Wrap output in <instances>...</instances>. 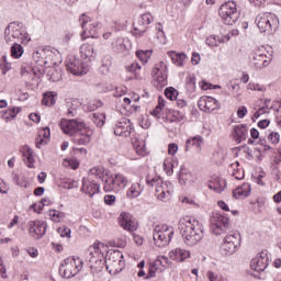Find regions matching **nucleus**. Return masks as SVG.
Wrapping results in <instances>:
<instances>
[{
	"label": "nucleus",
	"instance_id": "obj_18",
	"mask_svg": "<svg viewBox=\"0 0 281 281\" xmlns=\"http://www.w3.org/2000/svg\"><path fill=\"white\" fill-rule=\"evenodd\" d=\"M131 120L122 117L114 125V135L119 137H128L131 135Z\"/></svg>",
	"mask_w": 281,
	"mask_h": 281
},
{
	"label": "nucleus",
	"instance_id": "obj_2",
	"mask_svg": "<svg viewBox=\"0 0 281 281\" xmlns=\"http://www.w3.org/2000/svg\"><path fill=\"white\" fill-rule=\"evenodd\" d=\"M178 227L184 243L189 247H194L203 238V224L190 217L180 220Z\"/></svg>",
	"mask_w": 281,
	"mask_h": 281
},
{
	"label": "nucleus",
	"instance_id": "obj_55",
	"mask_svg": "<svg viewBox=\"0 0 281 281\" xmlns=\"http://www.w3.org/2000/svg\"><path fill=\"white\" fill-rule=\"evenodd\" d=\"M57 232L61 238H71V228L67 226H61L57 228Z\"/></svg>",
	"mask_w": 281,
	"mask_h": 281
},
{
	"label": "nucleus",
	"instance_id": "obj_25",
	"mask_svg": "<svg viewBox=\"0 0 281 281\" xmlns=\"http://www.w3.org/2000/svg\"><path fill=\"white\" fill-rule=\"evenodd\" d=\"M74 155H77L78 158H72L71 160V170H78L80 168V159L87 157V148L83 147H72Z\"/></svg>",
	"mask_w": 281,
	"mask_h": 281
},
{
	"label": "nucleus",
	"instance_id": "obj_5",
	"mask_svg": "<svg viewBox=\"0 0 281 281\" xmlns=\"http://www.w3.org/2000/svg\"><path fill=\"white\" fill-rule=\"evenodd\" d=\"M128 186V178L122 173H112L104 180V192H114L117 194Z\"/></svg>",
	"mask_w": 281,
	"mask_h": 281
},
{
	"label": "nucleus",
	"instance_id": "obj_51",
	"mask_svg": "<svg viewBox=\"0 0 281 281\" xmlns=\"http://www.w3.org/2000/svg\"><path fill=\"white\" fill-rule=\"evenodd\" d=\"M150 50H137L136 52V56L137 58H139L140 63H143V65H146V63H148V58H150Z\"/></svg>",
	"mask_w": 281,
	"mask_h": 281
},
{
	"label": "nucleus",
	"instance_id": "obj_45",
	"mask_svg": "<svg viewBox=\"0 0 281 281\" xmlns=\"http://www.w3.org/2000/svg\"><path fill=\"white\" fill-rule=\"evenodd\" d=\"M179 181L180 183H192L194 181V177L188 170H181L179 173Z\"/></svg>",
	"mask_w": 281,
	"mask_h": 281
},
{
	"label": "nucleus",
	"instance_id": "obj_49",
	"mask_svg": "<svg viewBox=\"0 0 281 281\" xmlns=\"http://www.w3.org/2000/svg\"><path fill=\"white\" fill-rule=\"evenodd\" d=\"M48 216L50 217L52 221H54L55 223H60V218H63L65 216V213L53 209L48 211Z\"/></svg>",
	"mask_w": 281,
	"mask_h": 281
},
{
	"label": "nucleus",
	"instance_id": "obj_17",
	"mask_svg": "<svg viewBox=\"0 0 281 281\" xmlns=\"http://www.w3.org/2000/svg\"><path fill=\"white\" fill-rule=\"evenodd\" d=\"M269 267V257L267 252L261 251L250 261V269L257 271L258 273L265 271Z\"/></svg>",
	"mask_w": 281,
	"mask_h": 281
},
{
	"label": "nucleus",
	"instance_id": "obj_28",
	"mask_svg": "<svg viewBox=\"0 0 281 281\" xmlns=\"http://www.w3.org/2000/svg\"><path fill=\"white\" fill-rule=\"evenodd\" d=\"M251 194V186L249 183H244L233 190L234 199H247Z\"/></svg>",
	"mask_w": 281,
	"mask_h": 281
},
{
	"label": "nucleus",
	"instance_id": "obj_4",
	"mask_svg": "<svg viewBox=\"0 0 281 281\" xmlns=\"http://www.w3.org/2000/svg\"><path fill=\"white\" fill-rule=\"evenodd\" d=\"M92 136L93 131L89 128L82 120H71V137L74 144H79V146H87V144H91Z\"/></svg>",
	"mask_w": 281,
	"mask_h": 281
},
{
	"label": "nucleus",
	"instance_id": "obj_53",
	"mask_svg": "<svg viewBox=\"0 0 281 281\" xmlns=\"http://www.w3.org/2000/svg\"><path fill=\"white\" fill-rule=\"evenodd\" d=\"M31 74L34 76V78H43L45 76V68L43 67H31Z\"/></svg>",
	"mask_w": 281,
	"mask_h": 281
},
{
	"label": "nucleus",
	"instance_id": "obj_29",
	"mask_svg": "<svg viewBox=\"0 0 281 281\" xmlns=\"http://www.w3.org/2000/svg\"><path fill=\"white\" fill-rule=\"evenodd\" d=\"M142 192H144V187H142V182H134L127 189L126 196L132 201L133 199H137V196H140Z\"/></svg>",
	"mask_w": 281,
	"mask_h": 281
},
{
	"label": "nucleus",
	"instance_id": "obj_57",
	"mask_svg": "<svg viewBox=\"0 0 281 281\" xmlns=\"http://www.w3.org/2000/svg\"><path fill=\"white\" fill-rule=\"evenodd\" d=\"M0 276L3 280L8 278V269L5 268V263L3 262V257H0Z\"/></svg>",
	"mask_w": 281,
	"mask_h": 281
},
{
	"label": "nucleus",
	"instance_id": "obj_50",
	"mask_svg": "<svg viewBox=\"0 0 281 281\" xmlns=\"http://www.w3.org/2000/svg\"><path fill=\"white\" fill-rule=\"evenodd\" d=\"M92 122L98 126V128H102V126H104V114L93 113Z\"/></svg>",
	"mask_w": 281,
	"mask_h": 281
},
{
	"label": "nucleus",
	"instance_id": "obj_15",
	"mask_svg": "<svg viewBox=\"0 0 281 281\" xmlns=\"http://www.w3.org/2000/svg\"><path fill=\"white\" fill-rule=\"evenodd\" d=\"M154 76H156V82H158L159 89H164L168 85V66L161 61L156 65V68L153 70Z\"/></svg>",
	"mask_w": 281,
	"mask_h": 281
},
{
	"label": "nucleus",
	"instance_id": "obj_8",
	"mask_svg": "<svg viewBox=\"0 0 281 281\" xmlns=\"http://www.w3.org/2000/svg\"><path fill=\"white\" fill-rule=\"evenodd\" d=\"M79 22L81 23V27L83 30L81 33V38L83 41L87 38H98V30L102 27V24H100V22L93 21L87 14H81V16L79 18Z\"/></svg>",
	"mask_w": 281,
	"mask_h": 281
},
{
	"label": "nucleus",
	"instance_id": "obj_1",
	"mask_svg": "<svg viewBox=\"0 0 281 281\" xmlns=\"http://www.w3.org/2000/svg\"><path fill=\"white\" fill-rule=\"evenodd\" d=\"M100 247H104V244H94L92 247L89 249V262L92 268L94 269H103L104 265L106 267V271L109 273L115 274L120 273L122 269H124V255L120 250H114L108 254V257L105 260H101L102 256V250Z\"/></svg>",
	"mask_w": 281,
	"mask_h": 281
},
{
	"label": "nucleus",
	"instance_id": "obj_56",
	"mask_svg": "<svg viewBox=\"0 0 281 281\" xmlns=\"http://www.w3.org/2000/svg\"><path fill=\"white\" fill-rule=\"evenodd\" d=\"M13 183L20 188H27V181H25V178H20V176L16 173L13 175Z\"/></svg>",
	"mask_w": 281,
	"mask_h": 281
},
{
	"label": "nucleus",
	"instance_id": "obj_20",
	"mask_svg": "<svg viewBox=\"0 0 281 281\" xmlns=\"http://www.w3.org/2000/svg\"><path fill=\"white\" fill-rule=\"evenodd\" d=\"M52 139V130L49 126H44L38 128L37 137L35 140L36 148H43V146H47Z\"/></svg>",
	"mask_w": 281,
	"mask_h": 281
},
{
	"label": "nucleus",
	"instance_id": "obj_40",
	"mask_svg": "<svg viewBox=\"0 0 281 281\" xmlns=\"http://www.w3.org/2000/svg\"><path fill=\"white\" fill-rule=\"evenodd\" d=\"M71 260H72V267L75 271V273L71 274L74 278V276H78V273L82 271V268L85 267V261L79 256H72Z\"/></svg>",
	"mask_w": 281,
	"mask_h": 281
},
{
	"label": "nucleus",
	"instance_id": "obj_6",
	"mask_svg": "<svg viewBox=\"0 0 281 281\" xmlns=\"http://www.w3.org/2000/svg\"><path fill=\"white\" fill-rule=\"evenodd\" d=\"M175 235V228L168 225H157L154 228V243L156 247H168L170 245V240H172V236Z\"/></svg>",
	"mask_w": 281,
	"mask_h": 281
},
{
	"label": "nucleus",
	"instance_id": "obj_30",
	"mask_svg": "<svg viewBox=\"0 0 281 281\" xmlns=\"http://www.w3.org/2000/svg\"><path fill=\"white\" fill-rule=\"evenodd\" d=\"M171 61L177 67H183L186 65V60H188V56L184 53H177L175 50H170L167 53Z\"/></svg>",
	"mask_w": 281,
	"mask_h": 281
},
{
	"label": "nucleus",
	"instance_id": "obj_44",
	"mask_svg": "<svg viewBox=\"0 0 281 281\" xmlns=\"http://www.w3.org/2000/svg\"><path fill=\"white\" fill-rule=\"evenodd\" d=\"M186 87L190 93H194V91L196 90V77H194L193 75H189L186 78Z\"/></svg>",
	"mask_w": 281,
	"mask_h": 281
},
{
	"label": "nucleus",
	"instance_id": "obj_13",
	"mask_svg": "<svg viewBox=\"0 0 281 281\" xmlns=\"http://www.w3.org/2000/svg\"><path fill=\"white\" fill-rule=\"evenodd\" d=\"M29 234L35 240H41L47 234V222L33 220L29 222Z\"/></svg>",
	"mask_w": 281,
	"mask_h": 281
},
{
	"label": "nucleus",
	"instance_id": "obj_58",
	"mask_svg": "<svg viewBox=\"0 0 281 281\" xmlns=\"http://www.w3.org/2000/svg\"><path fill=\"white\" fill-rule=\"evenodd\" d=\"M268 139L271 144H280V134L278 132H271L268 135Z\"/></svg>",
	"mask_w": 281,
	"mask_h": 281
},
{
	"label": "nucleus",
	"instance_id": "obj_7",
	"mask_svg": "<svg viewBox=\"0 0 281 281\" xmlns=\"http://www.w3.org/2000/svg\"><path fill=\"white\" fill-rule=\"evenodd\" d=\"M218 14L225 23V25H234L238 19H240V13L236 8V2L228 1L220 7Z\"/></svg>",
	"mask_w": 281,
	"mask_h": 281
},
{
	"label": "nucleus",
	"instance_id": "obj_38",
	"mask_svg": "<svg viewBox=\"0 0 281 281\" xmlns=\"http://www.w3.org/2000/svg\"><path fill=\"white\" fill-rule=\"evenodd\" d=\"M58 126L64 135L71 137V119H60Z\"/></svg>",
	"mask_w": 281,
	"mask_h": 281
},
{
	"label": "nucleus",
	"instance_id": "obj_27",
	"mask_svg": "<svg viewBox=\"0 0 281 281\" xmlns=\"http://www.w3.org/2000/svg\"><path fill=\"white\" fill-rule=\"evenodd\" d=\"M21 111H23L21 106L10 105L7 111L1 112V117L7 120V122H12V120H16V115H19Z\"/></svg>",
	"mask_w": 281,
	"mask_h": 281
},
{
	"label": "nucleus",
	"instance_id": "obj_32",
	"mask_svg": "<svg viewBox=\"0 0 281 281\" xmlns=\"http://www.w3.org/2000/svg\"><path fill=\"white\" fill-rule=\"evenodd\" d=\"M201 144H203V136L196 135L189 139L186 143V153H188L191 146L195 147L196 153H201Z\"/></svg>",
	"mask_w": 281,
	"mask_h": 281
},
{
	"label": "nucleus",
	"instance_id": "obj_41",
	"mask_svg": "<svg viewBox=\"0 0 281 281\" xmlns=\"http://www.w3.org/2000/svg\"><path fill=\"white\" fill-rule=\"evenodd\" d=\"M126 70L130 71V74H134L136 80H142V75H139V71H142V66L137 61H134L127 66Z\"/></svg>",
	"mask_w": 281,
	"mask_h": 281
},
{
	"label": "nucleus",
	"instance_id": "obj_11",
	"mask_svg": "<svg viewBox=\"0 0 281 281\" xmlns=\"http://www.w3.org/2000/svg\"><path fill=\"white\" fill-rule=\"evenodd\" d=\"M210 221L211 232L215 234V236L225 234L229 227V218L221 213H213Z\"/></svg>",
	"mask_w": 281,
	"mask_h": 281
},
{
	"label": "nucleus",
	"instance_id": "obj_52",
	"mask_svg": "<svg viewBox=\"0 0 281 281\" xmlns=\"http://www.w3.org/2000/svg\"><path fill=\"white\" fill-rule=\"evenodd\" d=\"M133 146H134L137 155H142V156L146 155V144H144V142L139 143L136 140L133 143Z\"/></svg>",
	"mask_w": 281,
	"mask_h": 281
},
{
	"label": "nucleus",
	"instance_id": "obj_26",
	"mask_svg": "<svg viewBox=\"0 0 281 281\" xmlns=\"http://www.w3.org/2000/svg\"><path fill=\"white\" fill-rule=\"evenodd\" d=\"M247 135H249V128L245 124L236 125L234 127V138L240 144V142H245L247 139Z\"/></svg>",
	"mask_w": 281,
	"mask_h": 281
},
{
	"label": "nucleus",
	"instance_id": "obj_19",
	"mask_svg": "<svg viewBox=\"0 0 281 281\" xmlns=\"http://www.w3.org/2000/svg\"><path fill=\"white\" fill-rule=\"evenodd\" d=\"M250 63L254 65V67H256V69H262V67L269 66L265 50L260 49H257L250 54Z\"/></svg>",
	"mask_w": 281,
	"mask_h": 281
},
{
	"label": "nucleus",
	"instance_id": "obj_23",
	"mask_svg": "<svg viewBox=\"0 0 281 281\" xmlns=\"http://www.w3.org/2000/svg\"><path fill=\"white\" fill-rule=\"evenodd\" d=\"M53 56L54 55L52 53L47 55V53H45V49L36 50L33 53V60H35L37 67H45L46 69L49 66V60L47 59L52 58Z\"/></svg>",
	"mask_w": 281,
	"mask_h": 281
},
{
	"label": "nucleus",
	"instance_id": "obj_31",
	"mask_svg": "<svg viewBox=\"0 0 281 281\" xmlns=\"http://www.w3.org/2000/svg\"><path fill=\"white\" fill-rule=\"evenodd\" d=\"M171 260H176L177 262H183V260H188L190 258V251L181 248H176L169 252Z\"/></svg>",
	"mask_w": 281,
	"mask_h": 281
},
{
	"label": "nucleus",
	"instance_id": "obj_16",
	"mask_svg": "<svg viewBox=\"0 0 281 281\" xmlns=\"http://www.w3.org/2000/svg\"><path fill=\"white\" fill-rule=\"evenodd\" d=\"M119 223L125 232H130L131 234H133V232H137V222L131 213L122 212L119 216Z\"/></svg>",
	"mask_w": 281,
	"mask_h": 281
},
{
	"label": "nucleus",
	"instance_id": "obj_47",
	"mask_svg": "<svg viewBox=\"0 0 281 281\" xmlns=\"http://www.w3.org/2000/svg\"><path fill=\"white\" fill-rule=\"evenodd\" d=\"M172 265V261L168 260V257L166 256H159L154 261V267H164L165 269L170 267Z\"/></svg>",
	"mask_w": 281,
	"mask_h": 281
},
{
	"label": "nucleus",
	"instance_id": "obj_10",
	"mask_svg": "<svg viewBox=\"0 0 281 281\" xmlns=\"http://www.w3.org/2000/svg\"><path fill=\"white\" fill-rule=\"evenodd\" d=\"M240 235L239 233H234L226 235L221 244V252L224 256H232L236 254L240 247Z\"/></svg>",
	"mask_w": 281,
	"mask_h": 281
},
{
	"label": "nucleus",
	"instance_id": "obj_48",
	"mask_svg": "<svg viewBox=\"0 0 281 281\" xmlns=\"http://www.w3.org/2000/svg\"><path fill=\"white\" fill-rule=\"evenodd\" d=\"M0 69L3 74V76H5V74H8V71H10V69H12V64L8 61L7 55H3L0 59Z\"/></svg>",
	"mask_w": 281,
	"mask_h": 281
},
{
	"label": "nucleus",
	"instance_id": "obj_3",
	"mask_svg": "<svg viewBox=\"0 0 281 281\" xmlns=\"http://www.w3.org/2000/svg\"><path fill=\"white\" fill-rule=\"evenodd\" d=\"M147 186L150 188H155V196L158 201H162V203H168L170 199H172V194L175 193V186L170 181H165L159 176L146 178Z\"/></svg>",
	"mask_w": 281,
	"mask_h": 281
},
{
	"label": "nucleus",
	"instance_id": "obj_46",
	"mask_svg": "<svg viewBox=\"0 0 281 281\" xmlns=\"http://www.w3.org/2000/svg\"><path fill=\"white\" fill-rule=\"evenodd\" d=\"M162 168H164L166 175H168V177H170L172 175V172H175V170H173L175 162H173L172 158H166L164 160Z\"/></svg>",
	"mask_w": 281,
	"mask_h": 281
},
{
	"label": "nucleus",
	"instance_id": "obj_35",
	"mask_svg": "<svg viewBox=\"0 0 281 281\" xmlns=\"http://www.w3.org/2000/svg\"><path fill=\"white\" fill-rule=\"evenodd\" d=\"M56 98H58L57 92L46 91L43 93L42 104L44 106H54V104H56Z\"/></svg>",
	"mask_w": 281,
	"mask_h": 281
},
{
	"label": "nucleus",
	"instance_id": "obj_22",
	"mask_svg": "<svg viewBox=\"0 0 281 281\" xmlns=\"http://www.w3.org/2000/svg\"><path fill=\"white\" fill-rule=\"evenodd\" d=\"M20 153L22 154L23 161L27 168H34V164L36 159L34 158V149L30 147L29 145L22 146L20 149Z\"/></svg>",
	"mask_w": 281,
	"mask_h": 281
},
{
	"label": "nucleus",
	"instance_id": "obj_43",
	"mask_svg": "<svg viewBox=\"0 0 281 281\" xmlns=\"http://www.w3.org/2000/svg\"><path fill=\"white\" fill-rule=\"evenodd\" d=\"M81 58H91L93 56V46L91 44H82L80 47Z\"/></svg>",
	"mask_w": 281,
	"mask_h": 281
},
{
	"label": "nucleus",
	"instance_id": "obj_33",
	"mask_svg": "<svg viewBox=\"0 0 281 281\" xmlns=\"http://www.w3.org/2000/svg\"><path fill=\"white\" fill-rule=\"evenodd\" d=\"M56 65V61H52L50 65L46 66L47 72V80H49V82H58L60 80V71H58V69L52 67Z\"/></svg>",
	"mask_w": 281,
	"mask_h": 281
},
{
	"label": "nucleus",
	"instance_id": "obj_61",
	"mask_svg": "<svg viewBox=\"0 0 281 281\" xmlns=\"http://www.w3.org/2000/svg\"><path fill=\"white\" fill-rule=\"evenodd\" d=\"M178 151H179V145L175 143H170L168 146V154L171 155V157H173V155H177Z\"/></svg>",
	"mask_w": 281,
	"mask_h": 281
},
{
	"label": "nucleus",
	"instance_id": "obj_42",
	"mask_svg": "<svg viewBox=\"0 0 281 281\" xmlns=\"http://www.w3.org/2000/svg\"><path fill=\"white\" fill-rule=\"evenodd\" d=\"M90 177H98L99 179H104V177H109V173L104 171L103 167H93L89 170Z\"/></svg>",
	"mask_w": 281,
	"mask_h": 281
},
{
	"label": "nucleus",
	"instance_id": "obj_54",
	"mask_svg": "<svg viewBox=\"0 0 281 281\" xmlns=\"http://www.w3.org/2000/svg\"><path fill=\"white\" fill-rule=\"evenodd\" d=\"M165 95L168 100H177V95H179V92L177 89L170 87L165 90Z\"/></svg>",
	"mask_w": 281,
	"mask_h": 281
},
{
	"label": "nucleus",
	"instance_id": "obj_39",
	"mask_svg": "<svg viewBox=\"0 0 281 281\" xmlns=\"http://www.w3.org/2000/svg\"><path fill=\"white\" fill-rule=\"evenodd\" d=\"M210 190H214V192H217V194H221L225 188H227V181L222 178H216L215 179V184H209Z\"/></svg>",
	"mask_w": 281,
	"mask_h": 281
},
{
	"label": "nucleus",
	"instance_id": "obj_14",
	"mask_svg": "<svg viewBox=\"0 0 281 281\" xmlns=\"http://www.w3.org/2000/svg\"><path fill=\"white\" fill-rule=\"evenodd\" d=\"M198 106L200 111H204V113H212L221 109V103L213 97L204 95L199 99Z\"/></svg>",
	"mask_w": 281,
	"mask_h": 281
},
{
	"label": "nucleus",
	"instance_id": "obj_64",
	"mask_svg": "<svg viewBox=\"0 0 281 281\" xmlns=\"http://www.w3.org/2000/svg\"><path fill=\"white\" fill-rule=\"evenodd\" d=\"M105 205H115V195L106 194L104 195Z\"/></svg>",
	"mask_w": 281,
	"mask_h": 281
},
{
	"label": "nucleus",
	"instance_id": "obj_37",
	"mask_svg": "<svg viewBox=\"0 0 281 281\" xmlns=\"http://www.w3.org/2000/svg\"><path fill=\"white\" fill-rule=\"evenodd\" d=\"M69 262H71L70 257L64 259L59 266V276L60 278H65L66 280H71V272L70 270L67 271V265H69Z\"/></svg>",
	"mask_w": 281,
	"mask_h": 281
},
{
	"label": "nucleus",
	"instance_id": "obj_63",
	"mask_svg": "<svg viewBox=\"0 0 281 281\" xmlns=\"http://www.w3.org/2000/svg\"><path fill=\"white\" fill-rule=\"evenodd\" d=\"M247 106L245 105L239 106L237 110V116L239 117V120H243L247 115Z\"/></svg>",
	"mask_w": 281,
	"mask_h": 281
},
{
	"label": "nucleus",
	"instance_id": "obj_62",
	"mask_svg": "<svg viewBox=\"0 0 281 281\" xmlns=\"http://www.w3.org/2000/svg\"><path fill=\"white\" fill-rule=\"evenodd\" d=\"M26 254L30 256V258H38V249L36 247L27 248Z\"/></svg>",
	"mask_w": 281,
	"mask_h": 281
},
{
	"label": "nucleus",
	"instance_id": "obj_36",
	"mask_svg": "<svg viewBox=\"0 0 281 281\" xmlns=\"http://www.w3.org/2000/svg\"><path fill=\"white\" fill-rule=\"evenodd\" d=\"M11 58H14L15 60H19L23 57V54H25V49L23 48V45L20 43H13L10 48Z\"/></svg>",
	"mask_w": 281,
	"mask_h": 281
},
{
	"label": "nucleus",
	"instance_id": "obj_21",
	"mask_svg": "<svg viewBox=\"0 0 281 281\" xmlns=\"http://www.w3.org/2000/svg\"><path fill=\"white\" fill-rule=\"evenodd\" d=\"M81 192L87 194V196H95V194L100 193V184L93 181L91 178H83Z\"/></svg>",
	"mask_w": 281,
	"mask_h": 281
},
{
	"label": "nucleus",
	"instance_id": "obj_34",
	"mask_svg": "<svg viewBox=\"0 0 281 281\" xmlns=\"http://www.w3.org/2000/svg\"><path fill=\"white\" fill-rule=\"evenodd\" d=\"M227 41H229V35H211L206 38V45H209V47H218L221 43H227Z\"/></svg>",
	"mask_w": 281,
	"mask_h": 281
},
{
	"label": "nucleus",
	"instance_id": "obj_12",
	"mask_svg": "<svg viewBox=\"0 0 281 281\" xmlns=\"http://www.w3.org/2000/svg\"><path fill=\"white\" fill-rule=\"evenodd\" d=\"M153 21H155V18L153 16V14H150V13L142 14L138 18L137 22L134 23L133 35L138 36V37L144 36L146 34V32H148V25H150V23H153Z\"/></svg>",
	"mask_w": 281,
	"mask_h": 281
},
{
	"label": "nucleus",
	"instance_id": "obj_9",
	"mask_svg": "<svg viewBox=\"0 0 281 281\" xmlns=\"http://www.w3.org/2000/svg\"><path fill=\"white\" fill-rule=\"evenodd\" d=\"M256 23L261 34H272L278 30V19L271 13L257 15Z\"/></svg>",
	"mask_w": 281,
	"mask_h": 281
},
{
	"label": "nucleus",
	"instance_id": "obj_59",
	"mask_svg": "<svg viewBox=\"0 0 281 281\" xmlns=\"http://www.w3.org/2000/svg\"><path fill=\"white\" fill-rule=\"evenodd\" d=\"M44 207L45 206L41 202H35L30 206V210H33V212H35V214H41V212H43Z\"/></svg>",
	"mask_w": 281,
	"mask_h": 281
},
{
	"label": "nucleus",
	"instance_id": "obj_60",
	"mask_svg": "<svg viewBox=\"0 0 281 281\" xmlns=\"http://www.w3.org/2000/svg\"><path fill=\"white\" fill-rule=\"evenodd\" d=\"M20 43L21 45H27L30 41H32V37H30V34L27 32L22 31V35H20Z\"/></svg>",
	"mask_w": 281,
	"mask_h": 281
},
{
	"label": "nucleus",
	"instance_id": "obj_24",
	"mask_svg": "<svg viewBox=\"0 0 281 281\" xmlns=\"http://www.w3.org/2000/svg\"><path fill=\"white\" fill-rule=\"evenodd\" d=\"M71 74L74 76H86V74H89V64H87V61L75 58L72 61Z\"/></svg>",
	"mask_w": 281,
	"mask_h": 281
}]
</instances>
